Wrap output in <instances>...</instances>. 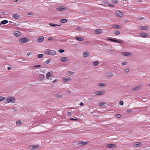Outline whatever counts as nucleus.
<instances>
[{
  "label": "nucleus",
  "instance_id": "obj_1",
  "mask_svg": "<svg viewBox=\"0 0 150 150\" xmlns=\"http://www.w3.org/2000/svg\"><path fill=\"white\" fill-rule=\"evenodd\" d=\"M6 103H14L15 102V98L12 96H8L6 98Z\"/></svg>",
  "mask_w": 150,
  "mask_h": 150
},
{
  "label": "nucleus",
  "instance_id": "obj_2",
  "mask_svg": "<svg viewBox=\"0 0 150 150\" xmlns=\"http://www.w3.org/2000/svg\"><path fill=\"white\" fill-rule=\"evenodd\" d=\"M45 53L50 55H54L56 54V52L54 51L47 50L45 52Z\"/></svg>",
  "mask_w": 150,
  "mask_h": 150
},
{
  "label": "nucleus",
  "instance_id": "obj_3",
  "mask_svg": "<svg viewBox=\"0 0 150 150\" xmlns=\"http://www.w3.org/2000/svg\"><path fill=\"white\" fill-rule=\"evenodd\" d=\"M29 41V39L27 38H21L19 40V42L21 44L28 42Z\"/></svg>",
  "mask_w": 150,
  "mask_h": 150
},
{
  "label": "nucleus",
  "instance_id": "obj_4",
  "mask_svg": "<svg viewBox=\"0 0 150 150\" xmlns=\"http://www.w3.org/2000/svg\"><path fill=\"white\" fill-rule=\"evenodd\" d=\"M88 143V142H82L81 141H79L77 142L76 145L79 146H82Z\"/></svg>",
  "mask_w": 150,
  "mask_h": 150
},
{
  "label": "nucleus",
  "instance_id": "obj_5",
  "mask_svg": "<svg viewBox=\"0 0 150 150\" xmlns=\"http://www.w3.org/2000/svg\"><path fill=\"white\" fill-rule=\"evenodd\" d=\"M149 27L148 26L140 25L138 29L139 30H148Z\"/></svg>",
  "mask_w": 150,
  "mask_h": 150
},
{
  "label": "nucleus",
  "instance_id": "obj_6",
  "mask_svg": "<svg viewBox=\"0 0 150 150\" xmlns=\"http://www.w3.org/2000/svg\"><path fill=\"white\" fill-rule=\"evenodd\" d=\"M13 35L15 37H18L21 35V33L19 31L16 30L14 31Z\"/></svg>",
  "mask_w": 150,
  "mask_h": 150
},
{
  "label": "nucleus",
  "instance_id": "obj_7",
  "mask_svg": "<svg viewBox=\"0 0 150 150\" xmlns=\"http://www.w3.org/2000/svg\"><path fill=\"white\" fill-rule=\"evenodd\" d=\"M139 35L140 37L145 38L148 37V34L146 33H141L139 34Z\"/></svg>",
  "mask_w": 150,
  "mask_h": 150
},
{
  "label": "nucleus",
  "instance_id": "obj_8",
  "mask_svg": "<svg viewBox=\"0 0 150 150\" xmlns=\"http://www.w3.org/2000/svg\"><path fill=\"white\" fill-rule=\"evenodd\" d=\"M105 93V92L104 91H97L95 92V94L97 96H100L103 95Z\"/></svg>",
  "mask_w": 150,
  "mask_h": 150
},
{
  "label": "nucleus",
  "instance_id": "obj_9",
  "mask_svg": "<svg viewBox=\"0 0 150 150\" xmlns=\"http://www.w3.org/2000/svg\"><path fill=\"white\" fill-rule=\"evenodd\" d=\"M12 16L14 19L17 20L20 18V16L19 14H13Z\"/></svg>",
  "mask_w": 150,
  "mask_h": 150
},
{
  "label": "nucleus",
  "instance_id": "obj_10",
  "mask_svg": "<svg viewBox=\"0 0 150 150\" xmlns=\"http://www.w3.org/2000/svg\"><path fill=\"white\" fill-rule=\"evenodd\" d=\"M71 80V79L69 77L66 78L64 77L63 78V81L64 82H69Z\"/></svg>",
  "mask_w": 150,
  "mask_h": 150
},
{
  "label": "nucleus",
  "instance_id": "obj_11",
  "mask_svg": "<svg viewBox=\"0 0 150 150\" xmlns=\"http://www.w3.org/2000/svg\"><path fill=\"white\" fill-rule=\"evenodd\" d=\"M115 14L116 16L119 17H122L123 16V14L122 13L118 11H116Z\"/></svg>",
  "mask_w": 150,
  "mask_h": 150
},
{
  "label": "nucleus",
  "instance_id": "obj_12",
  "mask_svg": "<svg viewBox=\"0 0 150 150\" xmlns=\"http://www.w3.org/2000/svg\"><path fill=\"white\" fill-rule=\"evenodd\" d=\"M141 88L142 86L141 85H139L132 88V91H137L140 89Z\"/></svg>",
  "mask_w": 150,
  "mask_h": 150
},
{
  "label": "nucleus",
  "instance_id": "obj_13",
  "mask_svg": "<svg viewBox=\"0 0 150 150\" xmlns=\"http://www.w3.org/2000/svg\"><path fill=\"white\" fill-rule=\"evenodd\" d=\"M69 59L67 57H62L61 59V62H65L68 61Z\"/></svg>",
  "mask_w": 150,
  "mask_h": 150
},
{
  "label": "nucleus",
  "instance_id": "obj_14",
  "mask_svg": "<svg viewBox=\"0 0 150 150\" xmlns=\"http://www.w3.org/2000/svg\"><path fill=\"white\" fill-rule=\"evenodd\" d=\"M102 32V30L100 29H97L94 32L95 34H99Z\"/></svg>",
  "mask_w": 150,
  "mask_h": 150
},
{
  "label": "nucleus",
  "instance_id": "obj_15",
  "mask_svg": "<svg viewBox=\"0 0 150 150\" xmlns=\"http://www.w3.org/2000/svg\"><path fill=\"white\" fill-rule=\"evenodd\" d=\"M111 26L113 28L116 29H118L121 28L120 26V25L115 24L112 25Z\"/></svg>",
  "mask_w": 150,
  "mask_h": 150
},
{
  "label": "nucleus",
  "instance_id": "obj_16",
  "mask_svg": "<svg viewBox=\"0 0 150 150\" xmlns=\"http://www.w3.org/2000/svg\"><path fill=\"white\" fill-rule=\"evenodd\" d=\"M82 55L83 57L85 58L89 56V53L88 52H84L83 53Z\"/></svg>",
  "mask_w": 150,
  "mask_h": 150
},
{
  "label": "nucleus",
  "instance_id": "obj_17",
  "mask_svg": "<svg viewBox=\"0 0 150 150\" xmlns=\"http://www.w3.org/2000/svg\"><path fill=\"white\" fill-rule=\"evenodd\" d=\"M44 77L45 76L43 74H41L39 75L38 79L39 81H42L43 80Z\"/></svg>",
  "mask_w": 150,
  "mask_h": 150
},
{
  "label": "nucleus",
  "instance_id": "obj_18",
  "mask_svg": "<svg viewBox=\"0 0 150 150\" xmlns=\"http://www.w3.org/2000/svg\"><path fill=\"white\" fill-rule=\"evenodd\" d=\"M114 42H115L116 43H118L121 44L123 43L122 40L119 39H117L116 40L114 39Z\"/></svg>",
  "mask_w": 150,
  "mask_h": 150
},
{
  "label": "nucleus",
  "instance_id": "obj_19",
  "mask_svg": "<svg viewBox=\"0 0 150 150\" xmlns=\"http://www.w3.org/2000/svg\"><path fill=\"white\" fill-rule=\"evenodd\" d=\"M122 54L124 56H127L131 55L132 53L130 52H122Z\"/></svg>",
  "mask_w": 150,
  "mask_h": 150
},
{
  "label": "nucleus",
  "instance_id": "obj_20",
  "mask_svg": "<svg viewBox=\"0 0 150 150\" xmlns=\"http://www.w3.org/2000/svg\"><path fill=\"white\" fill-rule=\"evenodd\" d=\"M38 146L37 145H31L30 146V148L32 149H35L37 148Z\"/></svg>",
  "mask_w": 150,
  "mask_h": 150
},
{
  "label": "nucleus",
  "instance_id": "obj_21",
  "mask_svg": "<svg viewBox=\"0 0 150 150\" xmlns=\"http://www.w3.org/2000/svg\"><path fill=\"white\" fill-rule=\"evenodd\" d=\"M52 75L51 74L50 72H48L46 74V78L47 79H49V78L52 77Z\"/></svg>",
  "mask_w": 150,
  "mask_h": 150
},
{
  "label": "nucleus",
  "instance_id": "obj_22",
  "mask_svg": "<svg viewBox=\"0 0 150 150\" xmlns=\"http://www.w3.org/2000/svg\"><path fill=\"white\" fill-rule=\"evenodd\" d=\"M75 39L76 40L79 41H82L84 40L83 38L81 36H80L79 37H76L75 38Z\"/></svg>",
  "mask_w": 150,
  "mask_h": 150
},
{
  "label": "nucleus",
  "instance_id": "obj_23",
  "mask_svg": "<svg viewBox=\"0 0 150 150\" xmlns=\"http://www.w3.org/2000/svg\"><path fill=\"white\" fill-rule=\"evenodd\" d=\"M103 4H104V6H110L114 7V6L112 4H110L108 3H105V2H103Z\"/></svg>",
  "mask_w": 150,
  "mask_h": 150
},
{
  "label": "nucleus",
  "instance_id": "obj_24",
  "mask_svg": "<svg viewBox=\"0 0 150 150\" xmlns=\"http://www.w3.org/2000/svg\"><path fill=\"white\" fill-rule=\"evenodd\" d=\"M44 38L43 36L40 37L38 38L37 41L39 42H41L43 40Z\"/></svg>",
  "mask_w": 150,
  "mask_h": 150
},
{
  "label": "nucleus",
  "instance_id": "obj_25",
  "mask_svg": "<svg viewBox=\"0 0 150 150\" xmlns=\"http://www.w3.org/2000/svg\"><path fill=\"white\" fill-rule=\"evenodd\" d=\"M57 9L59 11H62L65 9V8L64 6H62L59 8H57Z\"/></svg>",
  "mask_w": 150,
  "mask_h": 150
},
{
  "label": "nucleus",
  "instance_id": "obj_26",
  "mask_svg": "<svg viewBox=\"0 0 150 150\" xmlns=\"http://www.w3.org/2000/svg\"><path fill=\"white\" fill-rule=\"evenodd\" d=\"M107 146L109 148H114L116 146L114 144H109Z\"/></svg>",
  "mask_w": 150,
  "mask_h": 150
},
{
  "label": "nucleus",
  "instance_id": "obj_27",
  "mask_svg": "<svg viewBox=\"0 0 150 150\" xmlns=\"http://www.w3.org/2000/svg\"><path fill=\"white\" fill-rule=\"evenodd\" d=\"M55 96L57 98H62L63 96L62 95H60L59 94H56L55 95Z\"/></svg>",
  "mask_w": 150,
  "mask_h": 150
},
{
  "label": "nucleus",
  "instance_id": "obj_28",
  "mask_svg": "<svg viewBox=\"0 0 150 150\" xmlns=\"http://www.w3.org/2000/svg\"><path fill=\"white\" fill-rule=\"evenodd\" d=\"M8 23V21L7 20H5L3 21H2L1 22V23L2 24H7Z\"/></svg>",
  "mask_w": 150,
  "mask_h": 150
},
{
  "label": "nucleus",
  "instance_id": "obj_29",
  "mask_svg": "<svg viewBox=\"0 0 150 150\" xmlns=\"http://www.w3.org/2000/svg\"><path fill=\"white\" fill-rule=\"evenodd\" d=\"M113 76V74L111 73L108 72L107 74V77L110 78L112 77Z\"/></svg>",
  "mask_w": 150,
  "mask_h": 150
},
{
  "label": "nucleus",
  "instance_id": "obj_30",
  "mask_svg": "<svg viewBox=\"0 0 150 150\" xmlns=\"http://www.w3.org/2000/svg\"><path fill=\"white\" fill-rule=\"evenodd\" d=\"M49 25L51 26L55 27L56 26H59L60 25L54 24L52 23H49Z\"/></svg>",
  "mask_w": 150,
  "mask_h": 150
},
{
  "label": "nucleus",
  "instance_id": "obj_31",
  "mask_svg": "<svg viewBox=\"0 0 150 150\" xmlns=\"http://www.w3.org/2000/svg\"><path fill=\"white\" fill-rule=\"evenodd\" d=\"M142 145L141 142H137L135 143V145L136 146H141Z\"/></svg>",
  "mask_w": 150,
  "mask_h": 150
},
{
  "label": "nucleus",
  "instance_id": "obj_32",
  "mask_svg": "<svg viewBox=\"0 0 150 150\" xmlns=\"http://www.w3.org/2000/svg\"><path fill=\"white\" fill-rule=\"evenodd\" d=\"M74 73V72L71 71H68L67 72V74L68 75H73Z\"/></svg>",
  "mask_w": 150,
  "mask_h": 150
},
{
  "label": "nucleus",
  "instance_id": "obj_33",
  "mask_svg": "<svg viewBox=\"0 0 150 150\" xmlns=\"http://www.w3.org/2000/svg\"><path fill=\"white\" fill-rule=\"evenodd\" d=\"M105 84L104 83H100L98 84V86L99 87L105 86Z\"/></svg>",
  "mask_w": 150,
  "mask_h": 150
},
{
  "label": "nucleus",
  "instance_id": "obj_34",
  "mask_svg": "<svg viewBox=\"0 0 150 150\" xmlns=\"http://www.w3.org/2000/svg\"><path fill=\"white\" fill-rule=\"evenodd\" d=\"M61 23H66L67 22V20L66 19H62L60 21Z\"/></svg>",
  "mask_w": 150,
  "mask_h": 150
},
{
  "label": "nucleus",
  "instance_id": "obj_35",
  "mask_svg": "<svg viewBox=\"0 0 150 150\" xmlns=\"http://www.w3.org/2000/svg\"><path fill=\"white\" fill-rule=\"evenodd\" d=\"M6 99V98L3 96H0V102Z\"/></svg>",
  "mask_w": 150,
  "mask_h": 150
},
{
  "label": "nucleus",
  "instance_id": "obj_36",
  "mask_svg": "<svg viewBox=\"0 0 150 150\" xmlns=\"http://www.w3.org/2000/svg\"><path fill=\"white\" fill-rule=\"evenodd\" d=\"M44 55L42 54H39L38 55V58H42L43 56Z\"/></svg>",
  "mask_w": 150,
  "mask_h": 150
},
{
  "label": "nucleus",
  "instance_id": "obj_37",
  "mask_svg": "<svg viewBox=\"0 0 150 150\" xmlns=\"http://www.w3.org/2000/svg\"><path fill=\"white\" fill-rule=\"evenodd\" d=\"M105 103L104 102H101L99 104V105L100 106H103L104 105H105Z\"/></svg>",
  "mask_w": 150,
  "mask_h": 150
},
{
  "label": "nucleus",
  "instance_id": "obj_38",
  "mask_svg": "<svg viewBox=\"0 0 150 150\" xmlns=\"http://www.w3.org/2000/svg\"><path fill=\"white\" fill-rule=\"evenodd\" d=\"M50 59H48L46 62H45L44 63L45 64H47L50 63Z\"/></svg>",
  "mask_w": 150,
  "mask_h": 150
},
{
  "label": "nucleus",
  "instance_id": "obj_39",
  "mask_svg": "<svg viewBox=\"0 0 150 150\" xmlns=\"http://www.w3.org/2000/svg\"><path fill=\"white\" fill-rule=\"evenodd\" d=\"M16 124L17 125H20L21 124V122L20 120L16 122Z\"/></svg>",
  "mask_w": 150,
  "mask_h": 150
},
{
  "label": "nucleus",
  "instance_id": "obj_40",
  "mask_svg": "<svg viewBox=\"0 0 150 150\" xmlns=\"http://www.w3.org/2000/svg\"><path fill=\"white\" fill-rule=\"evenodd\" d=\"M114 33L116 35H119L120 34V32L118 31H115L114 32Z\"/></svg>",
  "mask_w": 150,
  "mask_h": 150
},
{
  "label": "nucleus",
  "instance_id": "obj_41",
  "mask_svg": "<svg viewBox=\"0 0 150 150\" xmlns=\"http://www.w3.org/2000/svg\"><path fill=\"white\" fill-rule=\"evenodd\" d=\"M114 39L113 38H107L106 39V40H109L114 42Z\"/></svg>",
  "mask_w": 150,
  "mask_h": 150
},
{
  "label": "nucleus",
  "instance_id": "obj_42",
  "mask_svg": "<svg viewBox=\"0 0 150 150\" xmlns=\"http://www.w3.org/2000/svg\"><path fill=\"white\" fill-rule=\"evenodd\" d=\"M98 61H95L93 62V64L94 66H96L98 64Z\"/></svg>",
  "mask_w": 150,
  "mask_h": 150
},
{
  "label": "nucleus",
  "instance_id": "obj_43",
  "mask_svg": "<svg viewBox=\"0 0 150 150\" xmlns=\"http://www.w3.org/2000/svg\"><path fill=\"white\" fill-rule=\"evenodd\" d=\"M58 51L60 53H63L64 52V50L62 49H60Z\"/></svg>",
  "mask_w": 150,
  "mask_h": 150
},
{
  "label": "nucleus",
  "instance_id": "obj_44",
  "mask_svg": "<svg viewBox=\"0 0 150 150\" xmlns=\"http://www.w3.org/2000/svg\"><path fill=\"white\" fill-rule=\"evenodd\" d=\"M125 73H128L129 71V69H126L125 70Z\"/></svg>",
  "mask_w": 150,
  "mask_h": 150
},
{
  "label": "nucleus",
  "instance_id": "obj_45",
  "mask_svg": "<svg viewBox=\"0 0 150 150\" xmlns=\"http://www.w3.org/2000/svg\"><path fill=\"white\" fill-rule=\"evenodd\" d=\"M122 66L125 65L127 64V62H123L121 63Z\"/></svg>",
  "mask_w": 150,
  "mask_h": 150
},
{
  "label": "nucleus",
  "instance_id": "obj_46",
  "mask_svg": "<svg viewBox=\"0 0 150 150\" xmlns=\"http://www.w3.org/2000/svg\"><path fill=\"white\" fill-rule=\"evenodd\" d=\"M78 118L76 117H75V118H70V120H72L73 121H76L78 120Z\"/></svg>",
  "mask_w": 150,
  "mask_h": 150
},
{
  "label": "nucleus",
  "instance_id": "obj_47",
  "mask_svg": "<svg viewBox=\"0 0 150 150\" xmlns=\"http://www.w3.org/2000/svg\"><path fill=\"white\" fill-rule=\"evenodd\" d=\"M41 66L40 65H35L33 67V68H34L35 67L37 68L38 67H40Z\"/></svg>",
  "mask_w": 150,
  "mask_h": 150
},
{
  "label": "nucleus",
  "instance_id": "obj_48",
  "mask_svg": "<svg viewBox=\"0 0 150 150\" xmlns=\"http://www.w3.org/2000/svg\"><path fill=\"white\" fill-rule=\"evenodd\" d=\"M33 15V13L32 12H29V13H28V15H29V16H32Z\"/></svg>",
  "mask_w": 150,
  "mask_h": 150
},
{
  "label": "nucleus",
  "instance_id": "obj_49",
  "mask_svg": "<svg viewBox=\"0 0 150 150\" xmlns=\"http://www.w3.org/2000/svg\"><path fill=\"white\" fill-rule=\"evenodd\" d=\"M116 116L117 118H120L121 117V115L120 114H117L116 115Z\"/></svg>",
  "mask_w": 150,
  "mask_h": 150
},
{
  "label": "nucleus",
  "instance_id": "obj_50",
  "mask_svg": "<svg viewBox=\"0 0 150 150\" xmlns=\"http://www.w3.org/2000/svg\"><path fill=\"white\" fill-rule=\"evenodd\" d=\"M119 103L120 105H123L124 104L122 100H121L120 101Z\"/></svg>",
  "mask_w": 150,
  "mask_h": 150
},
{
  "label": "nucleus",
  "instance_id": "obj_51",
  "mask_svg": "<svg viewBox=\"0 0 150 150\" xmlns=\"http://www.w3.org/2000/svg\"><path fill=\"white\" fill-rule=\"evenodd\" d=\"M112 2L114 3H117L118 1L117 0H112Z\"/></svg>",
  "mask_w": 150,
  "mask_h": 150
},
{
  "label": "nucleus",
  "instance_id": "obj_52",
  "mask_svg": "<svg viewBox=\"0 0 150 150\" xmlns=\"http://www.w3.org/2000/svg\"><path fill=\"white\" fill-rule=\"evenodd\" d=\"M127 112L130 113L132 111V109L128 110H127Z\"/></svg>",
  "mask_w": 150,
  "mask_h": 150
},
{
  "label": "nucleus",
  "instance_id": "obj_53",
  "mask_svg": "<svg viewBox=\"0 0 150 150\" xmlns=\"http://www.w3.org/2000/svg\"><path fill=\"white\" fill-rule=\"evenodd\" d=\"M58 81V80L57 79H56L55 80H54L53 81H52V82L54 83L56 82H57Z\"/></svg>",
  "mask_w": 150,
  "mask_h": 150
},
{
  "label": "nucleus",
  "instance_id": "obj_54",
  "mask_svg": "<svg viewBox=\"0 0 150 150\" xmlns=\"http://www.w3.org/2000/svg\"><path fill=\"white\" fill-rule=\"evenodd\" d=\"M13 110L14 111H16L17 110V108L16 107H14L13 108Z\"/></svg>",
  "mask_w": 150,
  "mask_h": 150
},
{
  "label": "nucleus",
  "instance_id": "obj_55",
  "mask_svg": "<svg viewBox=\"0 0 150 150\" xmlns=\"http://www.w3.org/2000/svg\"><path fill=\"white\" fill-rule=\"evenodd\" d=\"M77 30H81V28L80 27H78L77 28Z\"/></svg>",
  "mask_w": 150,
  "mask_h": 150
},
{
  "label": "nucleus",
  "instance_id": "obj_56",
  "mask_svg": "<svg viewBox=\"0 0 150 150\" xmlns=\"http://www.w3.org/2000/svg\"><path fill=\"white\" fill-rule=\"evenodd\" d=\"M48 40H52V38L51 37H50L48 38Z\"/></svg>",
  "mask_w": 150,
  "mask_h": 150
},
{
  "label": "nucleus",
  "instance_id": "obj_57",
  "mask_svg": "<svg viewBox=\"0 0 150 150\" xmlns=\"http://www.w3.org/2000/svg\"><path fill=\"white\" fill-rule=\"evenodd\" d=\"M31 53L30 52H28L27 54V55L28 56H29L31 54Z\"/></svg>",
  "mask_w": 150,
  "mask_h": 150
},
{
  "label": "nucleus",
  "instance_id": "obj_58",
  "mask_svg": "<svg viewBox=\"0 0 150 150\" xmlns=\"http://www.w3.org/2000/svg\"><path fill=\"white\" fill-rule=\"evenodd\" d=\"M84 105V104L82 102H81L80 103V105L81 106H83V105Z\"/></svg>",
  "mask_w": 150,
  "mask_h": 150
},
{
  "label": "nucleus",
  "instance_id": "obj_59",
  "mask_svg": "<svg viewBox=\"0 0 150 150\" xmlns=\"http://www.w3.org/2000/svg\"><path fill=\"white\" fill-rule=\"evenodd\" d=\"M67 93H71V92L69 91H67Z\"/></svg>",
  "mask_w": 150,
  "mask_h": 150
},
{
  "label": "nucleus",
  "instance_id": "obj_60",
  "mask_svg": "<svg viewBox=\"0 0 150 150\" xmlns=\"http://www.w3.org/2000/svg\"><path fill=\"white\" fill-rule=\"evenodd\" d=\"M67 115H71V112H68L67 113Z\"/></svg>",
  "mask_w": 150,
  "mask_h": 150
},
{
  "label": "nucleus",
  "instance_id": "obj_61",
  "mask_svg": "<svg viewBox=\"0 0 150 150\" xmlns=\"http://www.w3.org/2000/svg\"><path fill=\"white\" fill-rule=\"evenodd\" d=\"M11 69V68L10 67H8L7 68V69L8 70H10Z\"/></svg>",
  "mask_w": 150,
  "mask_h": 150
},
{
  "label": "nucleus",
  "instance_id": "obj_62",
  "mask_svg": "<svg viewBox=\"0 0 150 150\" xmlns=\"http://www.w3.org/2000/svg\"><path fill=\"white\" fill-rule=\"evenodd\" d=\"M13 0V1L15 2H17L18 1V0Z\"/></svg>",
  "mask_w": 150,
  "mask_h": 150
},
{
  "label": "nucleus",
  "instance_id": "obj_63",
  "mask_svg": "<svg viewBox=\"0 0 150 150\" xmlns=\"http://www.w3.org/2000/svg\"><path fill=\"white\" fill-rule=\"evenodd\" d=\"M85 42L86 43H89V42L88 41H85Z\"/></svg>",
  "mask_w": 150,
  "mask_h": 150
},
{
  "label": "nucleus",
  "instance_id": "obj_64",
  "mask_svg": "<svg viewBox=\"0 0 150 150\" xmlns=\"http://www.w3.org/2000/svg\"><path fill=\"white\" fill-rule=\"evenodd\" d=\"M1 23L0 22V25H1Z\"/></svg>",
  "mask_w": 150,
  "mask_h": 150
}]
</instances>
